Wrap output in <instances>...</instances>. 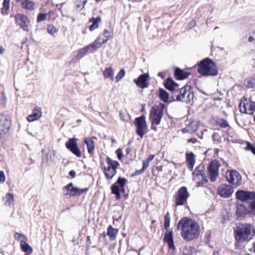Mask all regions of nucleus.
Segmentation results:
<instances>
[{
  "label": "nucleus",
  "instance_id": "obj_11",
  "mask_svg": "<svg viewBox=\"0 0 255 255\" xmlns=\"http://www.w3.org/2000/svg\"><path fill=\"white\" fill-rule=\"evenodd\" d=\"M135 126L136 128V134L141 138H142L147 129L145 117L142 115L136 118L135 120Z\"/></svg>",
  "mask_w": 255,
  "mask_h": 255
},
{
  "label": "nucleus",
  "instance_id": "obj_18",
  "mask_svg": "<svg viewBox=\"0 0 255 255\" xmlns=\"http://www.w3.org/2000/svg\"><path fill=\"white\" fill-rule=\"evenodd\" d=\"M107 42V39L102 38V35H99L98 38L94 41V42L87 45L89 47L90 53L93 52L95 50L101 47L103 44Z\"/></svg>",
  "mask_w": 255,
  "mask_h": 255
},
{
  "label": "nucleus",
  "instance_id": "obj_17",
  "mask_svg": "<svg viewBox=\"0 0 255 255\" xmlns=\"http://www.w3.org/2000/svg\"><path fill=\"white\" fill-rule=\"evenodd\" d=\"M234 190L231 186L224 184L218 188L217 192L223 198H228L233 194Z\"/></svg>",
  "mask_w": 255,
  "mask_h": 255
},
{
  "label": "nucleus",
  "instance_id": "obj_15",
  "mask_svg": "<svg viewBox=\"0 0 255 255\" xmlns=\"http://www.w3.org/2000/svg\"><path fill=\"white\" fill-rule=\"evenodd\" d=\"M237 198L243 202H249L255 199V192L239 190L236 193Z\"/></svg>",
  "mask_w": 255,
  "mask_h": 255
},
{
  "label": "nucleus",
  "instance_id": "obj_47",
  "mask_svg": "<svg viewBox=\"0 0 255 255\" xmlns=\"http://www.w3.org/2000/svg\"><path fill=\"white\" fill-rule=\"evenodd\" d=\"M246 150H251L254 154L255 155V147L251 143L247 142V146L245 147Z\"/></svg>",
  "mask_w": 255,
  "mask_h": 255
},
{
  "label": "nucleus",
  "instance_id": "obj_48",
  "mask_svg": "<svg viewBox=\"0 0 255 255\" xmlns=\"http://www.w3.org/2000/svg\"><path fill=\"white\" fill-rule=\"evenodd\" d=\"M47 14L46 13H40L38 14L37 18V22H39L43 21L46 18Z\"/></svg>",
  "mask_w": 255,
  "mask_h": 255
},
{
  "label": "nucleus",
  "instance_id": "obj_14",
  "mask_svg": "<svg viewBox=\"0 0 255 255\" xmlns=\"http://www.w3.org/2000/svg\"><path fill=\"white\" fill-rule=\"evenodd\" d=\"M245 101H242L239 104L240 111L242 113L252 115L255 110V102L248 101L244 98Z\"/></svg>",
  "mask_w": 255,
  "mask_h": 255
},
{
  "label": "nucleus",
  "instance_id": "obj_34",
  "mask_svg": "<svg viewBox=\"0 0 255 255\" xmlns=\"http://www.w3.org/2000/svg\"><path fill=\"white\" fill-rule=\"evenodd\" d=\"M159 97L161 101L165 103L168 102L169 95L165 90L160 88L159 91Z\"/></svg>",
  "mask_w": 255,
  "mask_h": 255
},
{
  "label": "nucleus",
  "instance_id": "obj_54",
  "mask_svg": "<svg viewBox=\"0 0 255 255\" xmlns=\"http://www.w3.org/2000/svg\"><path fill=\"white\" fill-rule=\"evenodd\" d=\"M144 169L142 168L140 170H137L135 171V172L133 174V175L134 176H136V175H139L140 174H142L144 171Z\"/></svg>",
  "mask_w": 255,
  "mask_h": 255
},
{
  "label": "nucleus",
  "instance_id": "obj_62",
  "mask_svg": "<svg viewBox=\"0 0 255 255\" xmlns=\"http://www.w3.org/2000/svg\"><path fill=\"white\" fill-rule=\"evenodd\" d=\"M151 129H153L154 130H156V128H155L151 127Z\"/></svg>",
  "mask_w": 255,
  "mask_h": 255
},
{
  "label": "nucleus",
  "instance_id": "obj_64",
  "mask_svg": "<svg viewBox=\"0 0 255 255\" xmlns=\"http://www.w3.org/2000/svg\"><path fill=\"white\" fill-rule=\"evenodd\" d=\"M250 255V254H247V255Z\"/></svg>",
  "mask_w": 255,
  "mask_h": 255
},
{
  "label": "nucleus",
  "instance_id": "obj_43",
  "mask_svg": "<svg viewBox=\"0 0 255 255\" xmlns=\"http://www.w3.org/2000/svg\"><path fill=\"white\" fill-rule=\"evenodd\" d=\"M125 70L124 69H121L116 77V82H118L120 80H121L125 76Z\"/></svg>",
  "mask_w": 255,
  "mask_h": 255
},
{
  "label": "nucleus",
  "instance_id": "obj_7",
  "mask_svg": "<svg viewBox=\"0 0 255 255\" xmlns=\"http://www.w3.org/2000/svg\"><path fill=\"white\" fill-rule=\"evenodd\" d=\"M204 165L200 164L195 168L193 173L194 176V180L196 181L197 186H203L208 182V178L204 175Z\"/></svg>",
  "mask_w": 255,
  "mask_h": 255
},
{
  "label": "nucleus",
  "instance_id": "obj_29",
  "mask_svg": "<svg viewBox=\"0 0 255 255\" xmlns=\"http://www.w3.org/2000/svg\"><path fill=\"white\" fill-rule=\"evenodd\" d=\"M21 249L27 254L30 255L32 253V248L26 242L22 241L20 244Z\"/></svg>",
  "mask_w": 255,
  "mask_h": 255
},
{
  "label": "nucleus",
  "instance_id": "obj_16",
  "mask_svg": "<svg viewBox=\"0 0 255 255\" xmlns=\"http://www.w3.org/2000/svg\"><path fill=\"white\" fill-rule=\"evenodd\" d=\"M77 139L75 138H70L65 143V146L70 151L77 157H80L81 152L77 143Z\"/></svg>",
  "mask_w": 255,
  "mask_h": 255
},
{
  "label": "nucleus",
  "instance_id": "obj_31",
  "mask_svg": "<svg viewBox=\"0 0 255 255\" xmlns=\"http://www.w3.org/2000/svg\"><path fill=\"white\" fill-rule=\"evenodd\" d=\"M88 52H90L89 47L88 46H85L83 48L80 49L77 51L76 58L80 59L83 57Z\"/></svg>",
  "mask_w": 255,
  "mask_h": 255
},
{
  "label": "nucleus",
  "instance_id": "obj_30",
  "mask_svg": "<svg viewBox=\"0 0 255 255\" xmlns=\"http://www.w3.org/2000/svg\"><path fill=\"white\" fill-rule=\"evenodd\" d=\"M112 193L116 195V199L117 200H119L121 198L120 194V189L118 185L114 184L111 187Z\"/></svg>",
  "mask_w": 255,
  "mask_h": 255
},
{
  "label": "nucleus",
  "instance_id": "obj_53",
  "mask_svg": "<svg viewBox=\"0 0 255 255\" xmlns=\"http://www.w3.org/2000/svg\"><path fill=\"white\" fill-rule=\"evenodd\" d=\"M142 168L145 170L148 166H149V162H148V161H146V160H143L142 161Z\"/></svg>",
  "mask_w": 255,
  "mask_h": 255
},
{
  "label": "nucleus",
  "instance_id": "obj_21",
  "mask_svg": "<svg viewBox=\"0 0 255 255\" xmlns=\"http://www.w3.org/2000/svg\"><path fill=\"white\" fill-rule=\"evenodd\" d=\"M186 162L188 169L192 171L195 163V156L193 152L186 154Z\"/></svg>",
  "mask_w": 255,
  "mask_h": 255
},
{
  "label": "nucleus",
  "instance_id": "obj_40",
  "mask_svg": "<svg viewBox=\"0 0 255 255\" xmlns=\"http://www.w3.org/2000/svg\"><path fill=\"white\" fill-rule=\"evenodd\" d=\"M14 238L20 242V245L21 244L22 241L24 242H26L27 241V238L26 236L18 233H15Z\"/></svg>",
  "mask_w": 255,
  "mask_h": 255
},
{
  "label": "nucleus",
  "instance_id": "obj_51",
  "mask_svg": "<svg viewBox=\"0 0 255 255\" xmlns=\"http://www.w3.org/2000/svg\"><path fill=\"white\" fill-rule=\"evenodd\" d=\"M250 206L251 209L250 213L253 214H255V201L252 203Z\"/></svg>",
  "mask_w": 255,
  "mask_h": 255
},
{
  "label": "nucleus",
  "instance_id": "obj_55",
  "mask_svg": "<svg viewBox=\"0 0 255 255\" xmlns=\"http://www.w3.org/2000/svg\"><path fill=\"white\" fill-rule=\"evenodd\" d=\"M154 157V155H153V154H150L148 156V157L147 158V159H146V161H148V162H150L151 161H152L153 158Z\"/></svg>",
  "mask_w": 255,
  "mask_h": 255
},
{
  "label": "nucleus",
  "instance_id": "obj_59",
  "mask_svg": "<svg viewBox=\"0 0 255 255\" xmlns=\"http://www.w3.org/2000/svg\"><path fill=\"white\" fill-rule=\"evenodd\" d=\"M131 151V149L130 148H127L126 149L127 154H128Z\"/></svg>",
  "mask_w": 255,
  "mask_h": 255
},
{
  "label": "nucleus",
  "instance_id": "obj_23",
  "mask_svg": "<svg viewBox=\"0 0 255 255\" xmlns=\"http://www.w3.org/2000/svg\"><path fill=\"white\" fill-rule=\"evenodd\" d=\"M164 241L168 244L170 249L175 250V247L174 244L173 233L172 231L167 232L164 237Z\"/></svg>",
  "mask_w": 255,
  "mask_h": 255
},
{
  "label": "nucleus",
  "instance_id": "obj_63",
  "mask_svg": "<svg viewBox=\"0 0 255 255\" xmlns=\"http://www.w3.org/2000/svg\"><path fill=\"white\" fill-rule=\"evenodd\" d=\"M21 0H16V1L18 2L19 1H20Z\"/></svg>",
  "mask_w": 255,
  "mask_h": 255
},
{
  "label": "nucleus",
  "instance_id": "obj_37",
  "mask_svg": "<svg viewBox=\"0 0 255 255\" xmlns=\"http://www.w3.org/2000/svg\"><path fill=\"white\" fill-rule=\"evenodd\" d=\"M10 0H3L2 3L3 7L1 8V12L2 14H7V11L9 8Z\"/></svg>",
  "mask_w": 255,
  "mask_h": 255
},
{
  "label": "nucleus",
  "instance_id": "obj_8",
  "mask_svg": "<svg viewBox=\"0 0 255 255\" xmlns=\"http://www.w3.org/2000/svg\"><path fill=\"white\" fill-rule=\"evenodd\" d=\"M88 190V188L79 189L77 187H73V184L72 183H70L63 188L64 194L65 195H69L71 197L80 196L84 193H86Z\"/></svg>",
  "mask_w": 255,
  "mask_h": 255
},
{
  "label": "nucleus",
  "instance_id": "obj_46",
  "mask_svg": "<svg viewBox=\"0 0 255 255\" xmlns=\"http://www.w3.org/2000/svg\"><path fill=\"white\" fill-rule=\"evenodd\" d=\"M100 35H102V38H103L104 39H107L108 41L109 39L112 36V33L109 30L107 29H105L103 32V33L101 34Z\"/></svg>",
  "mask_w": 255,
  "mask_h": 255
},
{
  "label": "nucleus",
  "instance_id": "obj_38",
  "mask_svg": "<svg viewBox=\"0 0 255 255\" xmlns=\"http://www.w3.org/2000/svg\"><path fill=\"white\" fill-rule=\"evenodd\" d=\"M3 199L5 200V205L6 206H10L13 201V196L11 193H7Z\"/></svg>",
  "mask_w": 255,
  "mask_h": 255
},
{
  "label": "nucleus",
  "instance_id": "obj_12",
  "mask_svg": "<svg viewBox=\"0 0 255 255\" xmlns=\"http://www.w3.org/2000/svg\"><path fill=\"white\" fill-rule=\"evenodd\" d=\"M15 22L21 28L25 31H28V27L30 21L29 18L24 14L17 13L14 16Z\"/></svg>",
  "mask_w": 255,
  "mask_h": 255
},
{
  "label": "nucleus",
  "instance_id": "obj_22",
  "mask_svg": "<svg viewBox=\"0 0 255 255\" xmlns=\"http://www.w3.org/2000/svg\"><path fill=\"white\" fill-rule=\"evenodd\" d=\"M42 116L41 108L35 107L31 115H29L27 119L29 122H33L39 119Z\"/></svg>",
  "mask_w": 255,
  "mask_h": 255
},
{
  "label": "nucleus",
  "instance_id": "obj_9",
  "mask_svg": "<svg viewBox=\"0 0 255 255\" xmlns=\"http://www.w3.org/2000/svg\"><path fill=\"white\" fill-rule=\"evenodd\" d=\"M189 196L186 187L183 186L177 191L174 195L175 203L176 206L183 205L186 203L187 199Z\"/></svg>",
  "mask_w": 255,
  "mask_h": 255
},
{
  "label": "nucleus",
  "instance_id": "obj_61",
  "mask_svg": "<svg viewBox=\"0 0 255 255\" xmlns=\"http://www.w3.org/2000/svg\"><path fill=\"white\" fill-rule=\"evenodd\" d=\"M217 136V134H216L215 133L213 134V136H212V137H213V139L214 140H215V137H216V136Z\"/></svg>",
  "mask_w": 255,
  "mask_h": 255
},
{
  "label": "nucleus",
  "instance_id": "obj_1",
  "mask_svg": "<svg viewBox=\"0 0 255 255\" xmlns=\"http://www.w3.org/2000/svg\"><path fill=\"white\" fill-rule=\"evenodd\" d=\"M182 237L187 241L197 238L200 234V228L196 222L188 218H183L177 224Z\"/></svg>",
  "mask_w": 255,
  "mask_h": 255
},
{
  "label": "nucleus",
  "instance_id": "obj_42",
  "mask_svg": "<svg viewBox=\"0 0 255 255\" xmlns=\"http://www.w3.org/2000/svg\"><path fill=\"white\" fill-rule=\"evenodd\" d=\"M169 225H170L169 214L168 212H167L164 217V226L165 229L168 230L169 227Z\"/></svg>",
  "mask_w": 255,
  "mask_h": 255
},
{
  "label": "nucleus",
  "instance_id": "obj_60",
  "mask_svg": "<svg viewBox=\"0 0 255 255\" xmlns=\"http://www.w3.org/2000/svg\"><path fill=\"white\" fill-rule=\"evenodd\" d=\"M158 75L160 77H162V75H163V73L160 72H159L158 74Z\"/></svg>",
  "mask_w": 255,
  "mask_h": 255
},
{
  "label": "nucleus",
  "instance_id": "obj_25",
  "mask_svg": "<svg viewBox=\"0 0 255 255\" xmlns=\"http://www.w3.org/2000/svg\"><path fill=\"white\" fill-rule=\"evenodd\" d=\"M21 5L25 10L32 11L35 9L36 4L30 0H24L21 2Z\"/></svg>",
  "mask_w": 255,
  "mask_h": 255
},
{
  "label": "nucleus",
  "instance_id": "obj_50",
  "mask_svg": "<svg viewBox=\"0 0 255 255\" xmlns=\"http://www.w3.org/2000/svg\"><path fill=\"white\" fill-rule=\"evenodd\" d=\"M5 180L4 173L2 171H0V184L3 183Z\"/></svg>",
  "mask_w": 255,
  "mask_h": 255
},
{
  "label": "nucleus",
  "instance_id": "obj_52",
  "mask_svg": "<svg viewBox=\"0 0 255 255\" xmlns=\"http://www.w3.org/2000/svg\"><path fill=\"white\" fill-rule=\"evenodd\" d=\"M91 239H90V236H87V239H86V249L87 250L88 249L90 246V245H91Z\"/></svg>",
  "mask_w": 255,
  "mask_h": 255
},
{
  "label": "nucleus",
  "instance_id": "obj_28",
  "mask_svg": "<svg viewBox=\"0 0 255 255\" xmlns=\"http://www.w3.org/2000/svg\"><path fill=\"white\" fill-rule=\"evenodd\" d=\"M198 126L195 122H191L188 126L182 129V132L193 133L197 130Z\"/></svg>",
  "mask_w": 255,
  "mask_h": 255
},
{
  "label": "nucleus",
  "instance_id": "obj_33",
  "mask_svg": "<svg viewBox=\"0 0 255 255\" xmlns=\"http://www.w3.org/2000/svg\"><path fill=\"white\" fill-rule=\"evenodd\" d=\"M236 213L240 216H243L248 213V211L244 205L239 204L237 206Z\"/></svg>",
  "mask_w": 255,
  "mask_h": 255
},
{
  "label": "nucleus",
  "instance_id": "obj_32",
  "mask_svg": "<svg viewBox=\"0 0 255 255\" xmlns=\"http://www.w3.org/2000/svg\"><path fill=\"white\" fill-rule=\"evenodd\" d=\"M118 230L110 226L107 229V235L109 236L112 240L116 239V235L118 234Z\"/></svg>",
  "mask_w": 255,
  "mask_h": 255
},
{
  "label": "nucleus",
  "instance_id": "obj_45",
  "mask_svg": "<svg viewBox=\"0 0 255 255\" xmlns=\"http://www.w3.org/2000/svg\"><path fill=\"white\" fill-rule=\"evenodd\" d=\"M86 3V2H84L83 0H77L75 3V7L77 9L80 8L81 9H82L84 8Z\"/></svg>",
  "mask_w": 255,
  "mask_h": 255
},
{
  "label": "nucleus",
  "instance_id": "obj_27",
  "mask_svg": "<svg viewBox=\"0 0 255 255\" xmlns=\"http://www.w3.org/2000/svg\"><path fill=\"white\" fill-rule=\"evenodd\" d=\"M101 21V17L98 16L96 18L92 17L89 19V21L92 24L90 25L89 29L92 31L97 28L99 26V23Z\"/></svg>",
  "mask_w": 255,
  "mask_h": 255
},
{
  "label": "nucleus",
  "instance_id": "obj_5",
  "mask_svg": "<svg viewBox=\"0 0 255 255\" xmlns=\"http://www.w3.org/2000/svg\"><path fill=\"white\" fill-rule=\"evenodd\" d=\"M164 108L165 105L162 103H159L152 107L149 115V120L152 125L160 124Z\"/></svg>",
  "mask_w": 255,
  "mask_h": 255
},
{
  "label": "nucleus",
  "instance_id": "obj_3",
  "mask_svg": "<svg viewBox=\"0 0 255 255\" xmlns=\"http://www.w3.org/2000/svg\"><path fill=\"white\" fill-rule=\"evenodd\" d=\"M198 72L203 76H214L218 73L215 63L209 58L202 60L199 63Z\"/></svg>",
  "mask_w": 255,
  "mask_h": 255
},
{
  "label": "nucleus",
  "instance_id": "obj_49",
  "mask_svg": "<svg viewBox=\"0 0 255 255\" xmlns=\"http://www.w3.org/2000/svg\"><path fill=\"white\" fill-rule=\"evenodd\" d=\"M116 153L117 154V157H118V158L119 159V160H121L123 156V150L121 148H118L116 151Z\"/></svg>",
  "mask_w": 255,
  "mask_h": 255
},
{
  "label": "nucleus",
  "instance_id": "obj_4",
  "mask_svg": "<svg viewBox=\"0 0 255 255\" xmlns=\"http://www.w3.org/2000/svg\"><path fill=\"white\" fill-rule=\"evenodd\" d=\"M191 89V87L187 85L182 88H179L175 91L174 94L171 96L172 101L189 103L194 98L193 92Z\"/></svg>",
  "mask_w": 255,
  "mask_h": 255
},
{
  "label": "nucleus",
  "instance_id": "obj_20",
  "mask_svg": "<svg viewBox=\"0 0 255 255\" xmlns=\"http://www.w3.org/2000/svg\"><path fill=\"white\" fill-rule=\"evenodd\" d=\"M165 87L170 92V98L174 94L175 91L179 89L178 85L176 84L171 78H169L166 80L164 84Z\"/></svg>",
  "mask_w": 255,
  "mask_h": 255
},
{
  "label": "nucleus",
  "instance_id": "obj_13",
  "mask_svg": "<svg viewBox=\"0 0 255 255\" xmlns=\"http://www.w3.org/2000/svg\"><path fill=\"white\" fill-rule=\"evenodd\" d=\"M220 167V164L216 160H212L210 162L208 167L210 180L211 182H214L219 174V168Z\"/></svg>",
  "mask_w": 255,
  "mask_h": 255
},
{
  "label": "nucleus",
  "instance_id": "obj_26",
  "mask_svg": "<svg viewBox=\"0 0 255 255\" xmlns=\"http://www.w3.org/2000/svg\"><path fill=\"white\" fill-rule=\"evenodd\" d=\"M84 143L87 145L88 151L91 155L94 153L95 150V144L94 141L90 138H85Z\"/></svg>",
  "mask_w": 255,
  "mask_h": 255
},
{
  "label": "nucleus",
  "instance_id": "obj_24",
  "mask_svg": "<svg viewBox=\"0 0 255 255\" xmlns=\"http://www.w3.org/2000/svg\"><path fill=\"white\" fill-rule=\"evenodd\" d=\"M190 73L184 71L179 68H176L175 70L174 75L177 80H184L188 77Z\"/></svg>",
  "mask_w": 255,
  "mask_h": 255
},
{
  "label": "nucleus",
  "instance_id": "obj_35",
  "mask_svg": "<svg viewBox=\"0 0 255 255\" xmlns=\"http://www.w3.org/2000/svg\"><path fill=\"white\" fill-rule=\"evenodd\" d=\"M103 75L106 78H109L112 80H113L114 72L113 69L111 67L106 68L103 72Z\"/></svg>",
  "mask_w": 255,
  "mask_h": 255
},
{
  "label": "nucleus",
  "instance_id": "obj_58",
  "mask_svg": "<svg viewBox=\"0 0 255 255\" xmlns=\"http://www.w3.org/2000/svg\"><path fill=\"white\" fill-rule=\"evenodd\" d=\"M4 51V49L2 46H0V53L3 54Z\"/></svg>",
  "mask_w": 255,
  "mask_h": 255
},
{
  "label": "nucleus",
  "instance_id": "obj_36",
  "mask_svg": "<svg viewBox=\"0 0 255 255\" xmlns=\"http://www.w3.org/2000/svg\"><path fill=\"white\" fill-rule=\"evenodd\" d=\"M245 85L248 88H255V75L245 80Z\"/></svg>",
  "mask_w": 255,
  "mask_h": 255
},
{
  "label": "nucleus",
  "instance_id": "obj_10",
  "mask_svg": "<svg viewBox=\"0 0 255 255\" xmlns=\"http://www.w3.org/2000/svg\"><path fill=\"white\" fill-rule=\"evenodd\" d=\"M226 178L234 187H237L242 183V176L240 173L236 170L227 171Z\"/></svg>",
  "mask_w": 255,
  "mask_h": 255
},
{
  "label": "nucleus",
  "instance_id": "obj_19",
  "mask_svg": "<svg viewBox=\"0 0 255 255\" xmlns=\"http://www.w3.org/2000/svg\"><path fill=\"white\" fill-rule=\"evenodd\" d=\"M148 78V74H141L137 79H134L133 82L138 87L144 89L148 87V84L147 83Z\"/></svg>",
  "mask_w": 255,
  "mask_h": 255
},
{
  "label": "nucleus",
  "instance_id": "obj_39",
  "mask_svg": "<svg viewBox=\"0 0 255 255\" xmlns=\"http://www.w3.org/2000/svg\"><path fill=\"white\" fill-rule=\"evenodd\" d=\"M126 182L127 179L126 178L119 177L115 184H116L117 185L119 184L121 188V191H125L124 187L126 185Z\"/></svg>",
  "mask_w": 255,
  "mask_h": 255
},
{
  "label": "nucleus",
  "instance_id": "obj_6",
  "mask_svg": "<svg viewBox=\"0 0 255 255\" xmlns=\"http://www.w3.org/2000/svg\"><path fill=\"white\" fill-rule=\"evenodd\" d=\"M106 161L108 164L107 167H103L104 164L102 162L101 163V166L103 169L106 178L110 180L116 175L117 168L120 166V163L118 161L113 160L108 156L107 157Z\"/></svg>",
  "mask_w": 255,
  "mask_h": 255
},
{
  "label": "nucleus",
  "instance_id": "obj_57",
  "mask_svg": "<svg viewBox=\"0 0 255 255\" xmlns=\"http://www.w3.org/2000/svg\"><path fill=\"white\" fill-rule=\"evenodd\" d=\"M196 140H196V138H190V139H189L188 140V142H192V143H195V142H196Z\"/></svg>",
  "mask_w": 255,
  "mask_h": 255
},
{
  "label": "nucleus",
  "instance_id": "obj_2",
  "mask_svg": "<svg viewBox=\"0 0 255 255\" xmlns=\"http://www.w3.org/2000/svg\"><path fill=\"white\" fill-rule=\"evenodd\" d=\"M234 233L236 240L240 243L250 241L255 235L254 228L251 224H240Z\"/></svg>",
  "mask_w": 255,
  "mask_h": 255
},
{
  "label": "nucleus",
  "instance_id": "obj_56",
  "mask_svg": "<svg viewBox=\"0 0 255 255\" xmlns=\"http://www.w3.org/2000/svg\"><path fill=\"white\" fill-rule=\"evenodd\" d=\"M69 175L72 177V178H74L76 176V172L74 170H71L70 172H69Z\"/></svg>",
  "mask_w": 255,
  "mask_h": 255
},
{
  "label": "nucleus",
  "instance_id": "obj_44",
  "mask_svg": "<svg viewBox=\"0 0 255 255\" xmlns=\"http://www.w3.org/2000/svg\"><path fill=\"white\" fill-rule=\"evenodd\" d=\"M48 32L53 35L58 32L57 28L53 25H49L47 27Z\"/></svg>",
  "mask_w": 255,
  "mask_h": 255
},
{
  "label": "nucleus",
  "instance_id": "obj_41",
  "mask_svg": "<svg viewBox=\"0 0 255 255\" xmlns=\"http://www.w3.org/2000/svg\"><path fill=\"white\" fill-rule=\"evenodd\" d=\"M217 124L221 128H226L229 127V125L227 121L224 119H220L217 121Z\"/></svg>",
  "mask_w": 255,
  "mask_h": 255
}]
</instances>
